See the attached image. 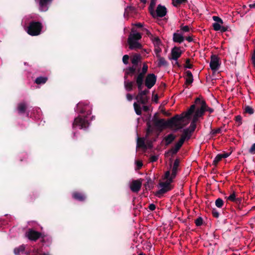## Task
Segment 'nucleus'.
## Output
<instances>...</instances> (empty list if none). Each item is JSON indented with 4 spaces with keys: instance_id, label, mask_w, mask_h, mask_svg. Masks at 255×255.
<instances>
[{
    "instance_id": "2",
    "label": "nucleus",
    "mask_w": 255,
    "mask_h": 255,
    "mask_svg": "<svg viewBox=\"0 0 255 255\" xmlns=\"http://www.w3.org/2000/svg\"><path fill=\"white\" fill-rule=\"evenodd\" d=\"M42 28L41 22L32 21L30 22L27 27V32L30 35L36 36L40 33Z\"/></svg>"
},
{
    "instance_id": "29",
    "label": "nucleus",
    "mask_w": 255,
    "mask_h": 255,
    "mask_svg": "<svg viewBox=\"0 0 255 255\" xmlns=\"http://www.w3.org/2000/svg\"><path fill=\"white\" fill-rule=\"evenodd\" d=\"M134 81H125L124 86L127 91H131L133 89Z\"/></svg>"
},
{
    "instance_id": "63",
    "label": "nucleus",
    "mask_w": 255,
    "mask_h": 255,
    "mask_svg": "<svg viewBox=\"0 0 255 255\" xmlns=\"http://www.w3.org/2000/svg\"><path fill=\"white\" fill-rule=\"evenodd\" d=\"M158 95H155L154 97L152 98V101L155 102V103H157L158 102Z\"/></svg>"
},
{
    "instance_id": "21",
    "label": "nucleus",
    "mask_w": 255,
    "mask_h": 255,
    "mask_svg": "<svg viewBox=\"0 0 255 255\" xmlns=\"http://www.w3.org/2000/svg\"><path fill=\"white\" fill-rule=\"evenodd\" d=\"M183 143L181 141H178L174 147H172L169 151L168 152L171 153L172 155L176 154L182 147Z\"/></svg>"
},
{
    "instance_id": "4",
    "label": "nucleus",
    "mask_w": 255,
    "mask_h": 255,
    "mask_svg": "<svg viewBox=\"0 0 255 255\" xmlns=\"http://www.w3.org/2000/svg\"><path fill=\"white\" fill-rule=\"evenodd\" d=\"M194 112L192 110L189 109L186 112L182 113L180 115H176L175 116H178L179 121H177V124L183 126V128L186 126V124H183L182 123L184 122L185 119L190 120L191 115Z\"/></svg>"
},
{
    "instance_id": "8",
    "label": "nucleus",
    "mask_w": 255,
    "mask_h": 255,
    "mask_svg": "<svg viewBox=\"0 0 255 255\" xmlns=\"http://www.w3.org/2000/svg\"><path fill=\"white\" fill-rule=\"evenodd\" d=\"M141 56L140 54H135L133 55L131 59V63L133 64V65L131 67H133L135 68V72H139L140 71V65H138V63L141 61Z\"/></svg>"
},
{
    "instance_id": "25",
    "label": "nucleus",
    "mask_w": 255,
    "mask_h": 255,
    "mask_svg": "<svg viewBox=\"0 0 255 255\" xmlns=\"http://www.w3.org/2000/svg\"><path fill=\"white\" fill-rule=\"evenodd\" d=\"M147 182L144 184V187L146 190H150L154 188V182L149 177H146Z\"/></svg>"
},
{
    "instance_id": "61",
    "label": "nucleus",
    "mask_w": 255,
    "mask_h": 255,
    "mask_svg": "<svg viewBox=\"0 0 255 255\" xmlns=\"http://www.w3.org/2000/svg\"><path fill=\"white\" fill-rule=\"evenodd\" d=\"M136 163L138 169L141 168L143 165L142 162L140 161H136Z\"/></svg>"
},
{
    "instance_id": "18",
    "label": "nucleus",
    "mask_w": 255,
    "mask_h": 255,
    "mask_svg": "<svg viewBox=\"0 0 255 255\" xmlns=\"http://www.w3.org/2000/svg\"><path fill=\"white\" fill-rule=\"evenodd\" d=\"M148 71V66L146 63H144L143 64V66L142 67L141 71L139 72H136L134 76H136L138 77L145 78V76Z\"/></svg>"
},
{
    "instance_id": "39",
    "label": "nucleus",
    "mask_w": 255,
    "mask_h": 255,
    "mask_svg": "<svg viewBox=\"0 0 255 255\" xmlns=\"http://www.w3.org/2000/svg\"><path fill=\"white\" fill-rule=\"evenodd\" d=\"M224 204L223 200L220 198H218L215 201V205L218 208H221L223 206Z\"/></svg>"
},
{
    "instance_id": "55",
    "label": "nucleus",
    "mask_w": 255,
    "mask_h": 255,
    "mask_svg": "<svg viewBox=\"0 0 255 255\" xmlns=\"http://www.w3.org/2000/svg\"><path fill=\"white\" fill-rule=\"evenodd\" d=\"M205 112L207 111L209 112L210 114H211L214 112V110L213 108H211L209 107L207 104H206V108H205Z\"/></svg>"
},
{
    "instance_id": "41",
    "label": "nucleus",
    "mask_w": 255,
    "mask_h": 255,
    "mask_svg": "<svg viewBox=\"0 0 255 255\" xmlns=\"http://www.w3.org/2000/svg\"><path fill=\"white\" fill-rule=\"evenodd\" d=\"M186 64L184 65L185 68L192 69L193 68V65L190 64V59L189 58H187L185 60Z\"/></svg>"
},
{
    "instance_id": "64",
    "label": "nucleus",
    "mask_w": 255,
    "mask_h": 255,
    "mask_svg": "<svg viewBox=\"0 0 255 255\" xmlns=\"http://www.w3.org/2000/svg\"><path fill=\"white\" fill-rule=\"evenodd\" d=\"M186 77H190V78H193V75L191 71H187L186 72Z\"/></svg>"
},
{
    "instance_id": "54",
    "label": "nucleus",
    "mask_w": 255,
    "mask_h": 255,
    "mask_svg": "<svg viewBox=\"0 0 255 255\" xmlns=\"http://www.w3.org/2000/svg\"><path fill=\"white\" fill-rule=\"evenodd\" d=\"M142 30L143 32H145V34L147 36H148L149 37H152V34L150 33V32L147 29L143 28H142Z\"/></svg>"
},
{
    "instance_id": "35",
    "label": "nucleus",
    "mask_w": 255,
    "mask_h": 255,
    "mask_svg": "<svg viewBox=\"0 0 255 255\" xmlns=\"http://www.w3.org/2000/svg\"><path fill=\"white\" fill-rule=\"evenodd\" d=\"M227 200H229L232 202H238L239 201V198H236V193L234 192L229 197H226Z\"/></svg>"
},
{
    "instance_id": "49",
    "label": "nucleus",
    "mask_w": 255,
    "mask_h": 255,
    "mask_svg": "<svg viewBox=\"0 0 255 255\" xmlns=\"http://www.w3.org/2000/svg\"><path fill=\"white\" fill-rule=\"evenodd\" d=\"M193 82V78L186 77L185 84L186 85H191Z\"/></svg>"
},
{
    "instance_id": "48",
    "label": "nucleus",
    "mask_w": 255,
    "mask_h": 255,
    "mask_svg": "<svg viewBox=\"0 0 255 255\" xmlns=\"http://www.w3.org/2000/svg\"><path fill=\"white\" fill-rule=\"evenodd\" d=\"M129 56L128 55H125L123 57V62L125 64L128 63Z\"/></svg>"
},
{
    "instance_id": "31",
    "label": "nucleus",
    "mask_w": 255,
    "mask_h": 255,
    "mask_svg": "<svg viewBox=\"0 0 255 255\" xmlns=\"http://www.w3.org/2000/svg\"><path fill=\"white\" fill-rule=\"evenodd\" d=\"M157 57L158 58V67H160L161 66H167L168 65V62L164 58L161 57L159 55H157Z\"/></svg>"
},
{
    "instance_id": "60",
    "label": "nucleus",
    "mask_w": 255,
    "mask_h": 255,
    "mask_svg": "<svg viewBox=\"0 0 255 255\" xmlns=\"http://www.w3.org/2000/svg\"><path fill=\"white\" fill-rule=\"evenodd\" d=\"M156 206L154 204H150L148 206V209L151 211H153L155 209Z\"/></svg>"
},
{
    "instance_id": "6",
    "label": "nucleus",
    "mask_w": 255,
    "mask_h": 255,
    "mask_svg": "<svg viewBox=\"0 0 255 255\" xmlns=\"http://www.w3.org/2000/svg\"><path fill=\"white\" fill-rule=\"evenodd\" d=\"M195 103L196 105H200L201 107L196 110L195 114L196 116L201 117L203 116L205 112V108H206V102L204 100H201L199 97L195 99Z\"/></svg>"
},
{
    "instance_id": "14",
    "label": "nucleus",
    "mask_w": 255,
    "mask_h": 255,
    "mask_svg": "<svg viewBox=\"0 0 255 255\" xmlns=\"http://www.w3.org/2000/svg\"><path fill=\"white\" fill-rule=\"evenodd\" d=\"M141 182L138 180H133L131 183L130 188L133 192H138L141 187Z\"/></svg>"
},
{
    "instance_id": "9",
    "label": "nucleus",
    "mask_w": 255,
    "mask_h": 255,
    "mask_svg": "<svg viewBox=\"0 0 255 255\" xmlns=\"http://www.w3.org/2000/svg\"><path fill=\"white\" fill-rule=\"evenodd\" d=\"M220 66L219 57L216 55H211L210 63V67L211 70L213 71H216L219 68Z\"/></svg>"
},
{
    "instance_id": "47",
    "label": "nucleus",
    "mask_w": 255,
    "mask_h": 255,
    "mask_svg": "<svg viewBox=\"0 0 255 255\" xmlns=\"http://www.w3.org/2000/svg\"><path fill=\"white\" fill-rule=\"evenodd\" d=\"M149 93V90L147 89H145L144 90H141L139 92H138L139 96L141 97L142 96H146V95Z\"/></svg>"
},
{
    "instance_id": "40",
    "label": "nucleus",
    "mask_w": 255,
    "mask_h": 255,
    "mask_svg": "<svg viewBox=\"0 0 255 255\" xmlns=\"http://www.w3.org/2000/svg\"><path fill=\"white\" fill-rule=\"evenodd\" d=\"M222 159L221 154H218L214 158L213 161V165H214L215 166H216L221 160Z\"/></svg>"
},
{
    "instance_id": "46",
    "label": "nucleus",
    "mask_w": 255,
    "mask_h": 255,
    "mask_svg": "<svg viewBox=\"0 0 255 255\" xmlns=\"http://www.w3.org/2000/svg\"><path fill=\"white\" fill-rule=\"evenodd\" d=\"M212 18L213 19L216 21V23H220L221 24H223V20L220 18L219 17V16H213L212 17Z\"/></svg>"
},
{
    "instance_id": "58",
    "label": "nucleus",
    "mask_w": 255,
    "mask_h": 255,
    "mask_svg": "<svg viewBox=\"0 0 255 255\" xmlns=\"http://www.w3.org/2000/svg\"><path fill=\"white\" fill-rule=\"evenodd\" d=\"M158 117V113H155V115H154L153 118H152V120L153 124L156 122V120H159Z\"/></svg>"
},
{
    "instance_id": "45",
    "label": "nucleus",
    "mask_w": 255,
    "mask_h": 255,
    "mask_svg": "<svg viewBox=\"0 0 255 255\" xmlns=\"http://www.w3.org/2000/svg\"><path fill=\"white\" fill-rule=\"evenodd\" d=\"M196 128V124L191 123L189 127L187 128L189 130L190 133L192 134V133L195 130Z\"/></svg>"
},
{
    "instance_id": "28",
    "label": "nucleus",
    "mask_w": 255,
    "mask_h": 255,
    "mask_svg": "<svg viewBox=\"0 0 255 255\" xmlns=\"http://www.w3.org/2000/svg\"><path fill=\"white\" fill-rule=\"evenodd\" d=\"M47 81H48V77L40 76V77H37L35 79V80L34 81V83L37 85H43V84H44L45 83H46Z\"/></svg>"
},
{
    "instance_id": "43",
    "label": "nucleus",
    "mask_w": 255,
    "mask_h": 255,
    "mask_svg": "<svg viewBox=\"0 0 255 255\" xmlns=\"http://www.w3.org/2000/svg\"><path fill=\"white\" fill-rule=\"evenodd\" d=\"M235 121L238 123V126H240L242 124V118L240 115H238L235 117Z\"/></svg>"
},
{
    "instance_id": "42",
    "label": "nucleus",
    "mask_w": 255,
    "mask_h": 255,
    "mask_svg": "<svg viewBox=\"0 0 255 255\" xmlns=\"http://www.w3.org/2000/svg\"><path fill=\"white\" fill-rule=\"evenodd\" d=\"M221 132V128H219L216 129H212L211 133L213 136L216 135L217 134L220 133Z\"/></svg>"
},
{
    "instance_id": "26",
    "label": "nucleus",
    "mask_w": 255,
    "mask_h": 255,
    "mask_svg": "<svg viewBox=\"0 0 255 255\" xmlns=\"http://www.w3.org/2000/svg\"><path fill=\"white\" fill-rule=\"evenodd\" d=\"M176 136L173 134L170 133L164 138L165 142V145H168L171 144L175 139Z\"/></svg>"
},
{
    "instance_id": "57",
    "label": "nucleus",
    "mask_w": 255,
    "mask_h": 255,
    "mask_svg": "<svg viewBox=\"0 0 255 255\" xmlns=\"http://www.w3.org/2000/svg\"><path fill=\"white\" fill-rule=\"evenodd\" d=\"M170 176V171H167L165 172L164 174V177H163V179L165 180L166 178H168Z\"/></svg>"
},
{
    "instance_id": "30",
    "label": "nucleus",
    "mask_w": 255,
    "mask_h": 255,
    "mask_svg": "<svg viewBox=\"0 0 255 255\" xmlns=\"http://www.w3.org/2000/svg\"><path fill=\"white\" fill-rule=\"evenodd\" d=\"M155 0H151L150 5L148 7L149 11L151 15L153 17H155V12L154 11V7L155 5Z\"/></svg>"
},
{
    "instance_id": "13",
    "label": "nucleus",
    "mask_w": 255,
    "mask_h": 255,
    "mask_svg": "<svg viewBox=\"0 0 255 255\" xmlns=\"http://www.w3.org/2000/svg\"><path fill=\"white\" fill-rule=\"evenodd\" d=\"M167 13V9L164 6H162L161 4H159L157 5L156 12H155V17H164Z\"/></svg>"
},
{
    "instance_id": "22",
    "label": "nucleus",
    "mask_w": 255,
    "mask_h": 255,
    "mask_svg": "<svg viewBox=\"0 0 255 255\" xmlns=\"http://www.w3.org/2000/svg\"><path fill=\"white\" fill-rule=\"evenodd\" d=\"M144 79V78L138 77L136 76L134 77V82L137 85V87L139 92L141 91L142 89Z\"/></svg>"
},
{
    "instance_id": "7",
    "label": "nucleus",
    "mask_w": 255,
    "mask_h": 255,
    "mask_svg": "<svg viewBox=\"0 0 255 255\" xmlns=\"http://www.w3.org/2000/svg\"><path fill=\"white\" fill-rule=\"evenodd\" d=\"M157 77L153 73L147 75L144 81L145 86L148 89H151L156 83Z\"/></svg>"
},
{
    "instance_id": "23",
    "label": "nucleus",
    "mask_w": 255,
    "mask_h": 255,
    "mask_svg": "<svg viewBox=\"0 0 255 255\" xmlns=\"http://www.w3.org/2000/svg\"><path fill=\"white\" fill-rule=\"evenodd\" d=\"M184 40V36L181 34L174 33L173 34V41L174 42L181 43Z\"/></svg>"
},
{
    "instance_id": "36",
    "label": "nucleus",
    "mask_w": 255,
    "mask_h": 255,
    "mask_svg": "<svg viewBox=\"0 0 255 255\" xmlns=\"http://www.w3.org/2000/svg\"><path fill=\"white\" fill-rule=\"evenodd\" d=\"M133 107L134 111L135 112V113L137 115H141V108L139 104H138L137 103H134L133 104Z\"/></svg>"
},
{
    "instance_id": "38",
    "label": "nucleus",
    "mask_w": 255,
    "mask_h": 255,
    "mask_svg": "<svg viewBox=\"0 0 255 255\" xmlns=\"http://www.w3.org/2000/svg\"><path fill=\"white\" fill-rule=\"evenodd\" d=\"M187 0H172V4L175 6L178 7L181 4L186 3Z\"/></svg>"
},
{
    "instance_id": "33",
    "label": "nucleus",
    "mask_w": 255,
    "mask_h": 255,
    "mask_svg": "<svg viewBox=\"0 0 255 255\" xmlns=\"http://www.w3.org/2000/svg\"><path fill=\"white\" fill-rule=\"evenodd\" d=\"M25 247L24 245H21L14 249L13 252L15 255H20L21 253L24 252Z\"/></svg>"
},
{
    "instance_id": "56",
    "label": "nucleus",
    "mask_w": 255,
    "mask_h": 255,
    "mask_svg": "<svg viewBox=\"0 0 255 255\" xmlns=\"http://www.w3.org/2000/svg\"><path fill=\"white\" fill-rule=\"evenodd\" d=\"M198 118H199V116H196V114H194L193 118L192 119L191 123L195 124H196V123L197 122L198 120Z\"/></svg>"
},
{
    "instance_id": "3",
    "label": "nucleus",
    "mask_w": 255,
    "mask_h": 255,
    "mask_svg": "<svg viewBox=\"0 0 255 255\" xmlns=\"http://www.w3.org/2000/svg\"><path fill=\"white\" fill-rule=\"evenodd\" d=\"M159 185L161 188L155 193V195L159 198L173 188L171 185H169V183L165 182H160Z\"/></svg>"
},
{
    "instance_id": "50",
    "label": "nucleus",
    "mask_w": 255,
    "mask_h": 255,
    "mask_svg": "<svg viewBox=\"0 0 255 255\" xmlns=\"http://www.w3.org/2000/svg\"><path fill=\"white\" fill-rule=\"evenodd\" d=\"M249 152L252 154H255V143L252 145V146L249 150Z\"/></svg>"
},
{
    "instance_id": "5",
    "label": "nucleus",
    "mask_w": 255,
    "mask_h": 255,
    "mask_svg": "<svg viewBox=\"0 0 255 255\" xmlns=\"http://www.w3.org/2000/svg\"><path fill=\"white\" fill-rule=\"evenodd\" d=\"M89 126L88 121L86 119V117L82 118L81 117H78L75 118L73 123V128L79 127L80 129L86 128Z\"/></svg>"
},
{
    "instance_id": "20",
    "label": "nucleus",
    "mask_w": 255,
    "mask_h": 255,
    "mask_svg": "<svg viewBox=\"0 0 255 255\" xmlns=\"http://www.w3.org/2000/svg\"><path fill=\"white\" fill-rule=\"evenodd\" d=\"M141 38V35L140 33H130L128 39V41H138Z\"/></svg>"
},
{
    "instance_id": "24",
    "label": "nucleus",
    "mask_w": 255,
    "mask_h": 255,
    "mask_svg": "<svg viewBox=\"0 0 255 255\" xmlns=\"http://www.w3.org/2000/svg\"><path fill=\"white\" fill-rule=\"evenodd\" d=\"M130 49H141L142 45L138 41H128Z\"/></svg>"
},
{
    "instance_id": "16",
    "label": "nucleus",
    "mask_w": 255,
    "mask_h": 255,
    "mask_svg": "<svg viewBox=\"0 0 255 255\" xmlns=\"http://www.w3.org/2000/svg\"><path fill=\"white\" fill-rule=\"evenodd\" d=\"M72 195L73 199L80 202L84 201L86 199V196L84 194L78 191L73 192Z\"/></svg>"
},
{
    "instance_id": "17",
    "label": "nucleus",
    "mask_w": 255,
    "mask_h": 255,
    "mask_svg": "<svg viewBox=\"0 0 255 255\" xmlns=\"http://www.w3.org/2000/svg\"><path fill=\"white\" fill-rule=\"evenodd\" d=\"M192 134L188 128L184 129L183 130V134L181 135L179 141H181L183 143L186 140L189 139L191 137Z\"/></svg>"
},
{
    "instance_id": "34",
    "label": "nucleus",
    "mask_w": 255,
    "mask_h": 255,
    "mask_svg": "<svg viewBox=\"0 0 255 255\" xmlns=\"http://www.w3.org/2000/svg\"><path fill=\"white\" fill-rule=\"evenodd\" d=\"M180 160L178 158H176L174 162L172 168V171L177 173L178 170V167L179 165Z\"/></svg>"
},
{
    "instance_id": "62",
    "label": "nucleus",
    "mask_w": 255,
    "mask_h": 255,
    "mask_svg": "<svg viewBox=\"0 0 255 255\" xmlns=\"http://www.w3.org/2000/svg\"><path fill=\"white\" fill-rule=\"evenodd\" d=\"M202 222H203L202 218L199 217L195 220L194 223H202Z\"/></svg>"
},
{
    "instance_id": "51",
    "label": "nucleus",
    "mask_w": 255,
    "mask_h": 255,
    "mask_svg": "<svg viewBox=\"0 0 255 255\" xmlns=\"http://www.w3.org/2000/svg\"><path fill=\"white\" fill-rule=\"evenodd\" d=\"M158 159V156L157 155H151L149 158L150 162H155Z\"/></svg>"
},
{
    "instance_id": "11",
    "label": "nucleus",
    "mask_w": 255,
    "mask_h": 255,
    "mask_svg": "<svg viewBox=\"0 0 255 255\" xmlns=\"http://www.w3.org/2000/svg\"><path fill=\"white\" fill-rule=\"evenodd\" d=\"M41 233L35 231L32 229H29L26 233V236L29 240L32 241H36L41 237Z\"/></svg>"
},
{
    "instance_id": "15",
    "label": "nucleus",
    "mask_w": 255,
    "mask_h": 255,
    "mask_svg": "<svg viewBox=\"0 0 255 255\" xmlns=\"http://www.w3.org/2000/svg\"><path fill=\"white\" fill-rule=\"evenodd\" d=\"M136 74V72L135 71V68L133 67H128L125 69V75H124V80L125 81H127V79L128 76L132 77L133 75L135 76Z\"/></svg>"
},
{
    "instance_id": "1",
    "label": "nucleus",
    "mask_w": 255,
    "mask_h": 255,
    "mask_svg": "<svg viewBox=\"0 0 255 255\" xmlns=\"http://www.w3.org/2000/svg\"><path fill=\"white\" fill-rule=\"evenodd\" d=\"M177 121H179L178 116H174L168 119L166 122L164 119H159L156 120L153 124L157 128L168 127L169 128H175V130H179L183 128V126L177 124Z\"/></svg>"
},
{
    "instance_id": "44",
    "label": "nucleus",
    "mask_w": 255,
    "mask_h": 255,
    "mask_svg": "<svg viewBox=\"0 0 255 255\" xmlns=\"http://www.w3.org/2000/svg\"><path fill=\"white\" fill-rule=\"evenodd\" d=\"M220 23H213V27L215 31H219L221 29V26Z\"/></svg>"
},
{
    "instance_id": "10",
    "label": "nucleus",
    "mask_w": 255,
    "mask_h": 255,
    "mask_svg": "<svg viewBox=\"0 0 255 255\" xmlns=\"http://www.w3.org/2000/svg\"><path fill=\"white\" fill-rule=\"evenodd\" d=\"M39 4V9L40 11H47L53 0H37Z\"/></svg>"
},
{
    "instance_id": "27",
    "label": "nucleus",
    "mask_w": 255,
    "mask_h": 255,
    "mask_svg": "<svg viewBox=\"0 0 255 255\" xmlns=\"http://www.w3.org/2000/svg\"><path fill=\"white\" fill-rule=\"evenodd\" d=\"M135 99L137 101V102L141 104L145 105L147 104L149 98L147 96H139V94L135 97Z\"/></svg>"
},
{
    "instance_id": "37",
    "label": "nucleus",
    "mask_w": 255,
    "mask_h": 255,
    "mask_svg": "<svg viewBox=\"0 0 255 255\" xmlns=\"http://www.w3.org/2000/svg\"><path fill=\"white\" fill-rule=\"evenodd\" d=\"M255 110L249 106H245L244 108V113L252 115L254 113Z\"/></svg>"
},
{
    "instance_id": "52",
    "label": "nucleus",
    "mask_w": 255,
    "mask_h": 255,
    "mask_svg": "<svg viewBox=\"0 0 255 255\" xmlns=\"http://www.w3.org/2000/svg\"><path fill=\"white\" fill-rule=\"evenodd\" d=\"M212 213L213 217L215 218H218L219 216V212L215 209H213L212 210Z\"/></svg>"
},
{
    "instance_id": "32",
    "label": "nucleus",
    "mask_w": 255,
    "mask_h": 255,
    "mask_svg": "<svg viewBox=\"0 0 255 255\" xmlns=\"http://www.w3.org/2000/svg\"><path fill=\"white\" fill-rule=\"evenodd\" d=\"M137 147H141L144 149L147 148V146L145 144L144 140L143 138H138L137 141Z\"/></svg>"
},
{
    "instance_id": "19",
    "label": "nucleus",
    "mask_w": 255,
    "mask_h": 255,
    "mask_svg": "<svg viewBox=\"0 0 255 255\" xmlns=\"http://www.w3.org/2000/svg\"><path fill=\"white\" fill-rule=\"evenodd\" d=\"M27 108V104L25 102H21L17 104V110L18 114H24L26 113Z\"/></svg>"
},
{
    "instance_id": "53",
    "label": "nucleus",
    "mask_w": 255,
    "mask_h": 255,
    "mask_svg": "<svg viewBox=\"0 0 255 255\" xmlns=\"http://www.w3.org/2000/svg\"><path fill=\"white\" fill-rule=\"evenodd\" d=\"M181 30L183 32H188L190 30V27L188 25L181 26Z\"/></svg>"
},
{
    "instance_id": "59",
    "label": "nucleus",
    "mask_w": 255,
    "mask_h": 255,
    "mask_svg": "<svg viewBox=\"0 0 255 255\" xmlns=\"http://www.w3.org/2000/svg\"><path fill=\"white\" fill-rule=\"evenodd\" d=\"M153 41L155 42V43L157 45H159L161 43L160 39L158 37H154V39H153Z\"/></svg>"
},
{
    "instance_id": "12",
    "label": "nucleus",
    "mask_w": 255,
    "mask_h": 255,
    "mask_svg": "<svg viewBox=\"0 0 255 255\" xmlns=\"http://www.w3.org/2000/svg\"><path fill=\"white\" fill-rule=\"evenodd\" d=\"M182 53L180 48L177 46H174L171 51V58L170 59H173L175 61H177L178 59L181 56Z\"/></svg>"
}]
</instances>
